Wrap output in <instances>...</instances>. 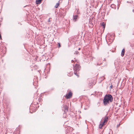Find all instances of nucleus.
Listing matches in <instances>:
<instances>
[{"label":"nucleus","instance_id":"15","mask_svg":"<svg viewBox=\"0 0 134 134\" xmlns=\"http://www.w3.org/2000/svg\"><path fill=\"white\" fill-rule=\"evenodd\" d=\"M120 125V124L117 125V127H119Z\"/></svg>","mask_w":134,"mask_h":134},{"label":"nucleus","instance_id":"14","mask_svg":"<svg viewBox=\"0 0 134 134\" xmlns=\"http://www.w3.org/2000/svg\"><path fill=\"white\" fill-rule=\"evenodd\" d=\"M50 19H49L48 20V22H50Z\"/></svg>","mask_w":134,"mask_h":134},{"label":"nucleus","instance_id":"8","mask_svg":"<svg viewBox=\"0 0 134 134\" xmlns=\"http://www.w3.org/2000/svg\"><path fill=\"white\" fill-rule=\"evenodd\" d=\"M124 52L125 50L124 49H122L121 53V55L122 56H123L124 55Z\"/></svg>","mask_w":134,"mask_h":134},{"label":"nucleus","instance_id":"11","mask_svg":"<svg viewBox=\"0 0 134 134\" xmlns=\"http://www.w3.org/2000/svg\"><path fill=\"white\" fill-rule=\"evenodd\" d=\"M64 108L65 109L64 110H67V107L66 105H65L64 107Z\"/></svg>","mask_w":134,"mask_h":134},{"label":"nucleus","instance_id":"7","mask_svg":"<svg viewBox=\"0 0 134 134\" xmlns=\"http://www.w3.org/2000/svg\"><path fill=\"white\" fill-rule=\"evenodd\" d=\"M42 0H36V3L37 4H40Z\"/></svg>","mask_w":134,"mask_h":134},{"label":"nucleus","instance_id":"2","mask_svg":"<svg viewBox=\"0 0 134 134\" xmlns=\"http://www.w3.org/2000/svg\"><path fill=\"white\" fill-rule=\"evenodd\" d=\"M80 66L78 64H76L74 68V69L75 71H79L80 69Z\"/></svg>","mask_w":134,"mask_h":134},{"label":"nucleus","instance_id":"1","mask_svg":"<svg viewBox=\"0 0 134 134\" xmlns=\"http://www.w3.org/2000/svg\"><path fill=\"white\" fill-rule=\"evenodd\" d=\"M113 99L112 96L111 95H106L103 100V103L104 105H106L108 104L110 102H111Z\"/></svg>","mask_w":134,"mask_h":134},{"label":"nucleus","instance_id":"16","mask_svg":"<svg viewBox=\"0 0 134 134\" xmlns=\"http://www.w3.org/2000/svg\"><path fill=\"white\" fill-rule=\"evenodd\" d=\"M110 87H111H111H112V86H110Z\"/></svg>","mask_w":134,"mask_h":134},{"label":"nucleus","instance_id":"3","mask_svg":"<svg viewBox=\"0 0 134 134\" xmlns=\"http://www.w3.org/2000/svg\"><path fill=\"white\" fill-rule=\"evenodd\" d=\"M72 96V93L71 92H70L65 95L66 98L68 99L71 98Z\"/></svg>","mask_w":134,"mask_h":134},{"label":"nucleus","instance_id":"12","mask_svg":"<svg viewBox=\"0 0 134 134\" xmlns=\"http://www.w3.org/2000/svg\"><path fill=\"white\" fill-rule=\"evenodd\" d=\"M74 74L75 75H76V76H79L77 74V73L76 72H74Z\"/></svg>","mask_w":134,"mask_h":134},{"label":"nucleus","instance_id":"10","mask_svg":"<svg viewBox=\"0 0 134 134\" xmlns=\"http://www.w3.org/2000/svg\"><path fill=\"white\" fill-rule=\"evenodd\" d=\"M59 3L58 2V3H57L56 5L55 6V7L57 8L58 7V6L59 5Z\"/></svg>","mask_w":134,"mask_h":134},{"label":"nucleus","instance_id":"9","mask_svg":"<svg viewBox=\"0 0 134 134\" xmlns=\"http://www.w3.org/2000/svg\"><path fill=\"white\" fill-rule=\"evenodd\" d=\"M101 25L103 27L104 29L105 27V24L104 22H103L101 24Z\"/></svg>","mask_w":134,"mask_h":134},{"label":"nucleus","instance_id":"4","mask_svg":"<svg viewBox=\"0 0 134 134\" xmlns=\"http://www.w3.org/2000/svg\"><path fill=\"white\" fill-rule=\"evenodd\" d=\"M78 16L77 15H75L73 16V20L75 21H76L77 18Z\"/></svg>","mask_w":134,"mask_h":134},{"label":"nucleus","instance_id":"18","mask_svg":"<svg viewBox=\"0 0 134 134\" xmlns=\"http://www.w3.org/2000/svg\"><path fill=\"white\" fill-rule=\"evenodd\" d=\"M80 49V48H79V50Z\"/></svg>","mask_w":134,"mask_h":134},{"label":"nucleus","instance_id":"6","mask_svg":"<svg viewBox=\"0 0 134 134\" xmlns=\"http://www.w3.org/2000/svg\"><path fill=\"white\" fill-rule=\"evenodd\" d=\"M104 124L103 123H100L99 125V127L100 129H102L104 125Z\"/></svg>","mask_w":134,"mask_h":134},{"label":"nucleus","instance_id":"17","mask_svg":"<svg viewBox=\"0 0 134 134\" xmlns=\"http://www.w3.org/2000/svg\"><path fill=\"white\" fill-rule=\"evenodd\" d=\"M71 61H72H72L73 62H74L72 60Z\"/></svg>","mask_w":134,"mask_h":134},{"label":"nucleus","instance_id":"13","mask_svg":"<svg viewBox=\"0 0 134 134\" xmlns=\"http://www.w3.org/2000/svg\"><path fill=\"white\" fill-rule=\"evenodd\" d=\"M59 46V48L61 47L60 43H58Z\"/></svg>","mask_w":134,"mask_h":134},{"label":"nucleus","instance_id":"5","mask_svg":"<svg viewBox=\"0 0 134 134\" xmlns=\"http://www.w3.org/2000/svg\"><path fill=\"white\" fill-rule=\"evenodd\" d=\"M108 120V118L107 117H105L104 120V121L103 123L104 124L105 122H106Z\"/></svg>","mask_w":134,"mask_h":134}]
</instances>
